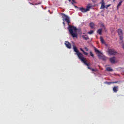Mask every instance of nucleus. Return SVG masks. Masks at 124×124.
I'll use <instances>...</instances> for the list:
<instances>
[{"mask_svg": "<svg viewBox=\"0 0 124 124\" xmlns=\"http://www.w3.org/2000/svg\"><path fill=\"white\" fill-rule=\"evenodd\" d=\"M60 15L62 16V20L63 21L62 24L64 27V26H65L64 21H66V23L69 26L68 27V30H69V33H70L72 37H73L74 38L75 37H77V31L78 30V29H77V28H76V27L69 25V24H70V20L69 19V17H68L67 16L63 13H61L60 14Z\"/></svg>", "mask_w": 124, "mask_h": 124, "instance_id": "nucleus-1", "label": "nucleus"}, {"mask_svg": "<svg viewBox=\"0 0 124 124\" xmlns=\"http://www.w3.org/2000/svg\"><path fill=\"white\" fill-rule=\"evenodd\" d=\"M73 47L74 51L77 53V55H78V57L79 60H80L82 62H85V60H86V58H84L83 54L79 52V50H78V49H77V47L75 46L74 45H73Z\"/></svg>", "mask_w": 124, "mask_h": 124, "instance_id": "nucleus-2", "label": "nucleus"}, {"mask_svg": "<svg viewBox=\"0 0 124 124\" xmlns=\"http://www.w3.org/2000/svg\"><path fill=\"white\" fill-rule=\"evenodd\" d=\"M91 7L92 4L89 3L87 5L86 9L85 8L81 7L78 8V9L80 10V11H81V12L85 13L86 12H88V11H90V9H91Z\"/></svg>", "mask_w": 124, "mask_h": 124, "instance_id": "nucleus-3", "label": "nucleus"}, {"mask_svg": "<svg viewBox=\"0 0 124 124\" xmlns=\"http://www.w3.org/2000/svg\"><path fill=\"white\" fill-rule=\"evenodd\" d=\"M84 62H83V63H84L85 65H87V66H88V69H90V70H92V71H93V72H96V71H97V69H93V68L90 67V64L87 62V60H86V59L84 60Z\"/></svg>", "mask_w": 124, "mask_h": 124, "instance_id": "nucleus-4", "label": "nucleus"}, {"mask_svg": "<svg viewBox=\"0 0 124 124\" xmlns=\"http://www.w3.org/2000/svg\"><path fill=\"white\" fill-rule=\"evenodd\" d=\"M117 32L119 34V35L120 36V40H123V38H124V34L123 33V30H122V29H119L117 30Z\"/></svg>", "mask_w": 124, "mask_h": 124, "instance_id": "nucleus-5", "label": "nucleus"}, {"mask_svg": "<svg viewBox=\"0 0 124 124\" xmlns=\"http://www.w3.org/2000/svg\"><path fill=\"white\" fill-rule=\"evenodd\" d=\"M108 54L109 55H111L112 56H114L117 54V51L115 50L114 49H109L108 50Z\"/></svg>", "mask_w": 124, "mask_h": 124, "instance_id": "nucleus-6", "label": "nucleus"}, {"mask_svg": "<svg viewBox=\"0 0 124 124\" xmlns=\"http://www.w3.org/2000/svg\"><path fill=\"white\" fill-rule=\"evenodd\" d=\"M109 61L111 62V63H116L117 62L116 61V57H113L112 58H109Z\"/></svg>", "mask_w": 124, "mask_h": 124, "instance_id": "nucleus-7", "label": "nucleus"}, {"mask_svg": "<svg viewBox=\"0 0 124 124\" xmlns=\"http://www.w3.org/2000/svg\"><path fill=\"white\" fill-rule=\"evenodd\" d=\"M65 45L68 49H71V44L68 41L65 42Z\"/></svg>", "mask_w": 124, "mask_h": 124, "instance_id": "nucleus-8", "label": "nucleus"}, {"mask_svg": "<svg viewBox=\"0 0 124 124\" xmlns=\"http://www.w3.org/2000/svg\"><path fill=\"white\" fill-rule=\"evenodd\" d=\"M113 91L114 93H117L118 91H119V86H114L113 88Z\"/></svg>", "mask_w": 124, "mask_h": 124, "instance_id": "nucleus-9", "label": "nucleus"}, {"mask_svg": "<svg viewBox=\"0 0 124 124\" xmlns=\"http://www.w3.org/2000/svg\"><path fill=\"white\" fill-rule=\"evenodd\" d=\"M105 8V3L104 0H102L101 9H104Z\"/></svg>", "mask_w": 124, "mask_h": 124, "instance_id": "nucleus-10", "label": "nucleus"}, {"mask_svg": "<svg viewBox=\"0 0 124 124\" xmlns=\"http://www.w3.org/2000/svg\"><path fill=\"white\" fill-rule=\"evenodd\" d=\"M119 81H114V82H106L105 84H108V85H111V84H117Z\"/></svg>", "mask_w": 124, "mask_h": 124, "instance_id": "nucleus-11", "label": "nucleus"}, {"mask_svg": "<svg viewBox=\"0 0 124 124\" xmlns=\"http://www.w3.org/2000/svg\"><path fill=\"white\" fill-rule=\"evenodd\" d=\"M82 37L85 40H89V36H88V35H83L82 36Z\"/></svg>", "mask_w": 124, "mask_h": 124, "instance_id": "nucleus-12", "label": "nucleus"}, {"mask_svg": "<svg viewBox=\"0 0 124 124\" xmlns=\"http://www.w3.org/2000/svg\"><path fill=\"white\" fill-rule=\"evenodd\" d=\"M97 33L99 34L100 35H101L102 34V29H98L97 31Z\"/></svg>", "mask_w": 124, "mask_h": 124, "instance_id": "nucleus-13", "label": "nucleus"}, {"mask_svg": "<svg viewBox=\"0 0 124 124\" xmlns=\"http://www.w3.org/2000/svg\"><path fill=\"white\" fill-rule=\"evenodd\" d=\"M100 39L101 42V43H102V44H105V41H104L103 37L101 36L100 38Z\"/></svg>", "mask_w": 124, "mask_h": 124, "instance_id": "nucleus-14", "label": "nucleus"}, {"mask_svg": "<svg viewBox=\"0 0 124 124\" xmlns=\"http://www.w3.org/2000/svg\"><path fill=\"white\" fill-rule=\"evenodd\" d=\"M80 51L83 52V54H84V55H86V56H88V53L85 52V51H84V49H83V48H80Z\"/></svg>", "mask_w": 124, "mask_h": 124, "instance_id": "nucleus-15", "label": "nucleus"}, {"mask_svg": "<svg viewBox=\"0 0 124 124\" xmlns=\"http://www.w3.org/2000/svg\"><path fill=\"white\" fill-rule=\"evenodd\" d=\"M90 27L91 29H93V27H94V23L91 22L90 24Z\"/></svg>", "mask_w": 124, "mask_h": 124, "instance_id": "nucleus-16", "label": "nucleus"}, {"mask_svg": "<svg viewBox=\"0 0 124 124\" xmlns=\"http://www.w3.org/2000/svg\"><path fill=\"white\" fill-rule=\"evenodd\" d=\"M122 3H123V1H121L117 5V8L119 9V7L122 5Z\"/></svg>", "mask_w": 124, "mask_h": 124, "instance_id": "nucleus-17", "label": "nucleus"}, {"mask_svg": "<svg viewBox=\"0 0 124 124\" xmlns=\"http://www.w3.org/2000/svg\"><path fill=\"white\" fill-rule=\"evenodd\" d=\"M107 71H113V69H112V68H111V67H108L107 68Z\"/></svg>", "mask_w": 124, "mask_h": 124, "instance_id": "nucleus-18", "label": "nucleus"}, {"mask_svg": "<svg viewBox=\"0 0 124 124\" xmlns=\"http://www.w3.org/2000/svg\"><path fill=\"white\" fill-rule=\"evenodd\" d=\"M94 51L95 53H97L98 54H99V53H100V51H99L98 49H96V48H94Z\"/></svg>", "mask_w": 124, "mask_h": 124, "instance_id": "nucleus-19", "label": "nucleus"}, {"mask_svg": "<svg viewBox=\"0 0 124 124\" xmlns=\"http://www.w3.org/2000/svg\"><path fill=\"white\" fill-rule=\"evenodd\" d=\"M94 31L93 30L90 31L89 32H88V34H93Z\"/></svg>", "mask_w": 124, "mask_h": 124, "instance_id": "nucleus-20", "label": "nucleus"}, {"mask_svg": "<svg viewBox=\"0 0 124 124\" xmlns=\"http://www.w3.org/2000/svg\"><path fill=\"white\" fill-rule=\"evenodd\" d=\"M101 27H102V28H104V30L107 31V30H106V28H105V26L104 25V24H102L101 25Z\"/></svg>", "mask_w": 124, "mask_h": 124, "instance_id": "nucleus-21", "label": "nucleus"}, {"mask_svg": "<svg viewBox=\"0 0 124 124\" xmlns=\"http://www.w3.org/2000/svg\"><path fill=\"white\" fill-rule=\"evenodd\" d=\"M90 55L92 57V58H93V59H94V55H93L92 51H90Z\"/></svg>", "mask_w": 124, "mask_h": 124, "instance_id": "nucleus-22", "label": "nucleus"}, {"mask_svg": "<svg viewBox=\"0 0 124 124\" xmlns=\"http://www.w3.org/2000/svg\"><path fill=\"white\" fill-rule=\"evenodd\" d=\"M72 4L73 5H74V3H76V1H75V0H72Z\"/></svg>", "mask_w": 124, "mask_h": 124, "instance_id": "nucleus-23", "label": "nucleus"}, {"mask_svg": "<svg viewBox=\"0 0 124 124\" xmlns=\"http://www.w3.org/2000/svg\"><path fill=\"white\" fill-rule=\"evenodd\" d=\"M109 6H111V4L107 5V6H105V8H106L107 9H108V7H109Z\"/></svg>", "mask_w": 124, "mask_h": 124, "instance_id": "nucleus-24", "label": "nucleus"}, {"mask_svg": "<svg viewBox=\"0 0 124 124\" xmlns=\"http://www.w3.org/2000/svg\"><path fill=\"white\" fill-rule=\"evenodd\" d=\"M84 49H85V50H86V51H89V49L88 48H87V47H85Z\"/></svg>", "mask_w": 124, "mask_h": 124, "instance_id": "nucleus-25", "label": "nucleus"}, {"mask_svg": "<svg viewBox=\"0 0 124 124\" xmlns=\"http://www.w3.org/2000/svg\"><path fill=\"white\" fill-rule=\"evenodd\" d=\"M122 48H123V49H124V43H123V44L122 45Z\"/></svg>", "mask_w": 124, "mask_h": 124, "instance_id": "nucleus-26", "label": "nucleus"}, {"mask_svg": "<svg viewBox=\"0 0 124 124\" xmlns=\"http://www.w3.org/2000/svg\"><path fill=\"white\" fill-rule=\"evenodd\" d=\"M75 8H78V9H79V7H78L77 6H76V5H75Z\"/></svg>", "mask_w": 124, "mask_h": 124, "instance_id": "nucleus-27", "label": "nucleus"}, {"mask_svg": "<svg viewBox=\"0 0 124 124\" xmlns=\"http://www.w3.org/2000/svg\"><path fill=\"white\" fill-rule=\"evenodd\" d=\"M103 60H106V57H105L104 58H103Z\"/></svg>", "mask_w": 124, "mask_h": 124, "instance_id": "nucleus-28", "label": "nucleus"}, {"mask_svg": "<svg viewBox=\"0 0 124 124\" xmlns=\"http://www.w3.org/2000/svg\"><path fill=\"white\" fill-rule=\"evenodd\" d=\"M69 0V1H70V2L71 1V0Z\"/></svg>", "mask_w": 124, "mask_h": 124, "instance_id": "nucleus-29", "label": "nucleus"}, {"mask_svg": "<svg viewBox=\"0 0 124 124\" xmlns=\"http://www.w3.org/2000/svg\"><path fill=\"white\" fill-rule=\"evenodd\" d=\"M116 1V0H113V1Z\"/></svg>", "mask_w": 124, "mask_h": 124, "instance_id": "nucleus-30", "label": "nucleus"}]
</instances>
